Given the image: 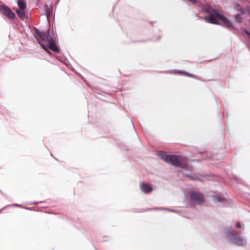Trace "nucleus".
<instances>
[{"label":"nucleus","instance_id":"1","mask_svg":"<svg viewBox=\"0 0 250 250\" xmlns=\"http://www.w3.org/2000/svg\"><path fill=\"white\" fill-rule=\"evenodd\" d=\"M34 32L38 43L45 52L52 51L58 53L61 51L56 31L53 26L52 31L49 29L40 31L34 27Z\"/></svg>","mask_w":250,"mask_h":250},{"label":"nucleus","instance_id":"2","mask_svg":"<svg viewBox=\"0 0 250 250\" xmlns=\"http://www.w3.org/2000/svg\"><path fill=\"white\" fill-rule=\"evenodd\" d=\"M160 158L165 162L173 166L181 168L180 173L185 176L188 177L192 180H196L199 178L194 174L185 172L192 170V167L188 164V160L185 157L176 155H168L164 151L159 153Z\"/></svg>","mask_w":250,"mask_h":250},{"label":"nucleus","instance_id":"3","mask_svg":"<svg viewBox=\"0 0 250 250\" xmlns=\"http://www.w3.org/2000/svg\"><path fill=\"white\" fill-rule=\"evenodd\" d=\"M202 12L209 14L208 16H205L204 17L206 22L218 24V23L216 19H218L223 21L228 28L231 30H233L234 29L233 24L230 21L227 19L222 15L220 14L216 10L212 8L209 6H205L203 8Z\"/></svg>","mask_w":250,"mask_h":250},{"label":"nucleus","instance_id":"4","mask_svg":"<svg viewBox=\"0 0 250 250\" xmlns=\"http://www.w3.org/2000/svg\"><path fill=\"white\" fill-rule=\"evenodd\" d=\"M226 237L229 242L237 246H244L247 243L245 238L241 236L239 233L230 229L227 231Z\"/></svg>","mask_w":250,"mask_h":250},{"label":"nucleus","instance_id":"5","mask_svg":"<svg viewBox=\"0 0 250 250\" xmlns=\"http://www.w3.org/2000/svg\"><path fill=\"white\" fill-rule=\"evenodd\" d=\"M187 198L189 201L192 202L194 203L200 204L203 203V197L199 192L195 191H191L186 195Z\"/></svg>","mask_w":250,"mask_h":250},{"label":"nucleus","instance_id":"6","mask_svg":"<svg viewBox=\"0 0 250 250\" xmlns=\"http://www.w3.org/2000/svg\"><path fill=\"white\" fill-rule=\"evenodd\" d=\"M0 12L9 20H13L16 17V14L11 8L4 4L0 5Z\"/></svg>","mask_w":250,"mask_h":250},{"label":"nucleus","instance_id":"7","mask_svg":"<svg viewBox=\"0 0 250 250\" xmlns=\"http://www.w3.org/2000/svg\"><path fill=\"white\" fill-rule=\"evenodd\" d=\"M152 188L151 186L147 183H142V191L145 193H148L151 192Z\"/></svg>","mask_w":250,"mask_h":250},{"label":"nucleus","instance_id":"8","mask_svg":"<svg viewBox=\"0 0 250 250\" xmlns=\"http://www.w3.org/2000/svg\"><path fill=\"white\" fill-rule=\"evenodd\" d=\"M44 12L47 18H51L53 16V8L52 6L45 5L44 6Z\"/></svg>","mask_w":250,"mask_h":250},{"label":"nucleus","instance_id":"9","mask_svg":"<svg viewBox=\"0 0 250 250\" xmlns=\"http://www.w3.org/2000/svg\"><path fill=\"white\" fill-rule=\"evenodd\" d=\"M17 4L21 9L25 10L27 7L26 2L25 0H17Z\"/></svg>","mask_w":250,"mask_h":250},{"label":"nucleus","instance_id":"10","mask_svg":"<svg viewBox=\"0 0 250 250\" xmlns=\"http://www.w3.org/2000/svg\"><path fill=\"white\" fill-rule=\"evenodd\" d=\"M233 8L237 11L240 12L242 15L244 14L245 11L244 9L237 3H233Z\"/></svg>","mask_w":250,"mask_h":250},{"label":"nucleus","instance_id":"11","mask_svg":"<svg viewBox=\"0 0 250 250\" xmlns=\"http://www.w3.org/2000/svg\"><path fill=\"white\" fill-rule=\"evenodd\" d=\"M213 200L215 202H221L224 203L226 201V199L223 197H221L219 195H214L212 196Z\"/></svg>","mask_w":250,"mask_h":250},{"label":"nucleus","instance_id":"12","mask_svg":"<svg viewBox=\"0 0 250 250\" xmlns=\"http://www.w3.org/2000/svg\"><path fill=\"white\" fill-rule=\"evenodd\" d=\"M16 12L19 17L21 19L23 20L25 17V10L20 9L17 10Z\"/></svg>","mask_w":250,"mask_h":250},{"label":"nucleus","instance_id":"13","mask_svg":"<svg viewBox=\"0 0 250 250\" xmlns=\"http://www.w3.org/2000/svg\"><path fill=\"white\" fill-rule=\"evenodd\" d=\"M234 18L235 19V21L237 23H241L243 21V18L241 15L240 14H236L234 16Z\"/></svg>","mask_w":250,"mask_h":250},{"label":"nucleus","instance_id":"14","mask_svg":"<svg viewBox=\"0 0 250 250\" xmlns=\"http://www.w3.org/2000/svg\"><path fill=\"white\" fill-rule=\"evenodd\" d=\"M46 203V201H32L28 202V205H37L39 203Z\"/></svg>","mask_w":250,"mask_h":250},{"label":"nucleus","instance_id":"15","mask_svg":"<svg viewBox=\"0 0 250 250\" xmlns=\"http://www.w3.org/2000/svg\"><path fill=\"white\" fill-rule=\"evenodd\" d=\"M174 73H178L184 74H185L186 75L188 76H192L191 74L188 73H187V72H183V71H177V70H174Z\"/></svg>","mask_w":250,"mask_h":250},{"label":"nucleus","instance_id":"16","mask_svg":"<svg viewBox=\"0 0 250 250\" xmlns=\"http://www.w3.org/2000/svg\"><path fill=\"white\" fill-rule=\"evenodd\" d=\"M7 206H10V208L11 207H19V208H23V206H22V205L19 204H12V205H8Z\"/></svg>","mask_w":250,"mask_h":250},{"label":"nucleus","instance_id":"17","mask_svg":"<svg viewBox=\"0 0 250 250\" xmlns=\"http://www.w3.org/2000/svg\"><path fill=\"white\" fill-rule=\"evenodd\" d=\"M10 208V206H4V207H3L2 208H1V209H0V213L1 212V211L4 210V209H9Z\"/></svg>","mask_w":250,"mask_h":250},{"label":"nucleus","instance_id":"18","mask_svg":"<svg viewBox=\"0 0 250 250\" xmlns=\"http://www.w3.org/2000/svg\"><path fill=\"white\" fill-rule=\"evenodd\" d=\"M10 208V206H4V207H3L2 208H1V209H0V213L1 212V211L4 210V209H9Z\"/></svg>","mask_w":250,"mask_h":250},{"label":"nucleus","instance_id":"19","mask_svg":"<svg viewBox=\"0 0 250 250\" xmlns=\"http://www.w3.org/2000/svg\"><path fill=\"white\" fill-rule=\"evenodd\" d=\"M10 208V206H4V207H3L2 208H1V209H0V213L1 212V211L4 210V209H9Z\"/></svg>","mask_w":250,"mask_h":250},{"label":"nucleus","instance_id":"20","mask_svg":"<svg viewBox=\"0 0 250 250\" xmlns=\"http://www.w3.org/2000/svg\"><path fill=\"white\" fill-rule=\"evenodd\" d=\"M25 209L29 210H32L33 208L32 207H23V208Z\"/></svg>","mask_w":250,"mask_h":250},{"label":"nucleus","instance_id":"21","mask_svg":"<svg viewBox=\"0 0 250 250\" xmlns=\"http://www.w3.org/2000/svg\"><path fill=\"white\" fill-rule=\"evenodd\" d=\"M236 227L238 228H240L241 227V225L240 222H237L236 224Z\"/></svg>","mask_w":250,"mask_h":250},{"label":"nucleus","instance_id":"22","mask_svg":"<svg viewBox=\"0 0 250 250\" xmlns=\"http://www.w3.org/2000/svg\"><path fill=\"white\" fill-rule=\"evenodd\" d=\"M76 74L78 76H80L82 79H84V78L80 74H79V73L76 72Z\"/></svg>","mask_w":250,"mask_h":250},{"label":"nucleus","instance_id":"23","mask_svg":"<svg viewBox=\"0 0 250 250\" xmlns=\"http://www.w3.org/2000/svg\"><path fill=\"white\" fill-rule=\"evenodd\" d=\"M165 209L167 210H168L169 211H171V212H177L176 211H175L174 210L170 209H168V208H166Z\"/></svg>","mask_w":250,"mask_h":250},{"label":"nucleus","instance_id":"24","mask_svg":"<svg viewBox=\"0 0 250 250\" xmlns=\"http://www.w3.org/2000/svg\"><path fill=\"white\" fill-rule=\"evenodd\" d=\"M189 1L191 2L192 3H195L196 2V0H188Z\"/></svg>","mask_w":250,"mask_h":250},{"label":"nucleus","instance_id":"25","mask_svg":"<svg viewBox=\"0 0 250 250\" xmlns=\"http://www.w3.org/2000/svg\"><path fill=\"white\" fill-rule=\"evenodd\" d=\"M242 29H243V31H244V32H245V33L246 34H247V32H248V31L247 29H243V28Z\"/></svg>","mask_w":250,"mask_h":250},{"label":"nucleus","instance_id":"26","mask_svg":"<svg viewBox=\"0 0 250 250\" xmlns=\"http://www.w3.org/2000/svg\"><path fill=\"white\" fill-rule=\"evenodd\" d=\"M242 29H243V31H244V32H245V33L246 34H247V32H248V31L247 29H243V28Z\"/></svg>","mask_w":250,"mask_h":250},{"label":"nucleus","instance_id":"27","mask_svg":"<svg viewBox=\"0 0 250 250\" xmlns=\"http://www.w3.org/2000/svg\"><path fill=\"white\" fill-rule=\"evenodd\" d=\"M246 34H247L250 37V32L248 31Z\"/></svg>","mask_w":250,"mask_h":250},{"label":"nucleus","instance_id":"28","mask_svg":"<svg viewBox=\"0 0 250 250\" xmlns=\"http://www.w3.org/2000/svg\"><path fill=\"white\" fill-rule=\"evenodd\" d=\"M139 187H140V188H141V181H140V183H139Z\"/></svg>","mask_w":250,"mask_h":250},{"label":"nucleus","instance_id":"29","mask_svg":"<svg viewBox=\"0 0 250 250\" xmlns=\"http://www.w3.org/2000/svg\"><path fill=\"white\" fill-rule=\"evenodd\" d=\"M102 241H106V240H103Z\"/></svg>","mask_w":250,"mask_h":250},{"label":"nucleus","instance_id":"30","mask_svg":"<svg viewBox=\"0 0 250 250\" xmlns=\"http://www.w3.org/2000/svg\"><path fill=\"white\" fill-rule=\"evenodd\" d=\"M0 192H2L1 190L0 189Z\"/></svg>","mask_w":250,"mask_h":250}]
</instances>
